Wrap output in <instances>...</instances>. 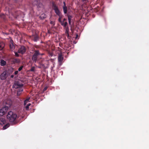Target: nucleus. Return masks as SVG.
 <instances>
[{
	"instance_id": "obj_1",
	"label": "nucleus",
	"mask_w": 149,
	"mask_h": 149,
	"mask_svg": "<svg viewBox=\"0 0 149 149\" xmlns=\"http://www.w3.org/2000/svg\"><path fill=\"white\" fill-rule=\"evenodd\" d=\"M7 118L8 120L13 124H16L18 122L17 119L18 118L17 114L12 111H10L7 115Z\"/></svg>"
},
{
	"instance_id": "obj_2",
	"label": "nucleus",
	"mask_w": 149,
	"mask_h": 149,
	"mask_svg": "<svg viewBox=\"0 0 149 149\" xmlns=\"http://www.w3.org/2000/svg\"><path fill=\"white\" fill-rule=\"evenodd\" d=\"M10 75L9 73L7 71H5L2 73L0 75V79L2 80L6 79Z\"/></svg>"
},
{
	"instance_id": "obj_3",
	"label": "nucleus",
	"mask_w": 149,
	"mask_h": 149,
	"mask_svg": "<svg viewBox=\"0 0 149 149\" xmlns=\"http://www.w3.org/2000/svg\"><path fill=\"white\" fill-rule=\"evenodd\" d=\"M40 54L39 51L38 50L36 51L32 56V60L33 61L36 63L38 58V56Z\"/></svg>"
},
{
	"instance_id": "obj_4",
	"label": "nucleus",
	"mask_w": 149,
	"mask_h": 149,
	"mask_svg": "<svg viewBox=\"0 0 149 149\" xmlns=\"http://www.w3.org/2000/svg\"><path fill=\"white\" fill-rule=\"evenodd\" d=\"M52 7L55 11V13L58 16L61 15V14L59 10L58 7L54 3H53Z\"/></svg>"
},
{
	"instance_id": "obj_5",
	"label": "nucleus",
	"mask_w": 149,
	"mask_h": 149,
	"mask_svg": "<svg viewBox=\"0 0 149 149\" xmlns=\"http://www.w3.org/2000/svg\"><path fill=\"white\" fill-rule=\"evenodd\" d=\"M8 108L5 107H2L0 110V116L4 115L8 111Z\"/></svg>"
},
{
	"instance_id": "obj_6",
	"label": "nucleus",
	"mask_w": 149,
	"mask_h": 149,
	"mask_svg": "<svg viewBox=\"0 0 149 149\" xmlns=\"http://www.w3.org/2000/svg\"><path fill=\"white\" fill-rule=\"evenodd\" d=\"M26 50V49L24 46H21L19 49L18 51V53L22 54L25 53Z\"/></svg>"
},
{
	"instance_id": "obj_7",
	"label": "nucleus",
	"mask_w": 149,
	"mask_h": 149,
	"mask_svg": "<svg viewBox=\"0 0 149 149\" xmlns=\"http://www.w3.org/2000/svg\"><path fill=\"white\" fill-rule=\"evenodd\" d=\"M12 104V102L11 101L9 100H6L5 101L4 104L5 106L4 107L8 108V109L11 107Z\"/></svg>"
},
{
	"instance_id": "obj_8",
	"label": "nucleus",
	"mask_w": 149,
	"mask_h": 149,
	"mask_svg": "<svg viewBox=\"0 0 149 149\" xmlns=\"http://www.w3.org/2000/svg\"><path fill=\"white\" fill-rule=\"evenodd\" d=\"M23 85L22 84H20L18 81H16L14 85L13 86V88H17L23 86Z\"/></svg>"
},
{
	"instance_id": "obj_9",
	"label": "nucleus",
	"mask_w": 149,
	"mask_h": 149,
	"mask_svg": "<svg viewBox=\"0 0 149 149\" xmlns=\"http://www.w3.org/2000/svg\"><path fill=\"white\" fill-rule=\"evenodd\" d=\"M33 5H36L38 7H40L41 5L40 0H35L34 1H33Z\"/></svg>"
},
{
	"instance_id": "obj_10",
	"label": "nucleus",
	"mask_w": 149,
	"mask_h": 149,
	"mask_svg": "<svg viewBox=\"0 0 149 149\" xmlns=\"http://www.w3.org/2000/svg\"><path fill=\"white\" fill-rule=\"evenodd\" d=\"M63 59V57L61 54H59L58 57V60L59 63V64L61 65Z\"/></svg>"
},
{
	"instance_id": "obj_11",
	"label": "nucleus",
	"mask_w": 149,
	"mask_h": 149,
	"mask_svg": "<svg viewBox=\"0 0 149 149\" xmlns=\"http://www.w3.org/2000/svg\"><path fill=\"white\" fill-rule=\"evenodd\" d=\"M39 38V36L36 34L33 35L31 37V39L35 42H37Z\"/></svg>"
},
{
	"instance_id": "obj_12",
	"label": "nucleus",
	"mask_w": 149,
	"mask_h": 149,
	"mask_svg": "<svg viewBox=\"0 0 149 149\" xmlns=\"http://www.w3.org/2000/svg\"><path fill=\"white\" fill-rule=\"evenodd\" d=\"M6 120L4 118H0V124L2 125L6 123Z\"/></svg>"
},
{
	"instance_id": "obj_13",
	"label": "nucleus",
	"mask_w": 149,
	"mask_h": 149,
	"mask_svg": "<svg viewBox=\"0 0 149 149\" xmlns=\"http://www.w3.org/2000/svg\"><path fill=\"white\" fill-rule=\"evenodd\" d=\"M13 61L14 63H19L20 62V60L18 58H13Z\"/></svg>"
},
{
	"instance_id": "obj_14",
	"label": "nucleus",
	"mask_w": 149,
	"mask_h": 149,
	"mask_svg": "<svg viewBox=\"0 0 149 149\" xmlns=\"http://www.w3.org/2000/svg\"><path fill=\"white\" fill-rule=\"evenodd\" d=\"M13 42V41L12 40H10V47L11 49H14V46Z\"/></svg>"
},
{
	"instance_id": "obj_15",
	"label": "nucleus",
	"mask_w": 149,
	"mask_h": 149,
	"mask_svg": "<svg viewBox=\"0 0 149 149\" xmlns=\"http://www.w3.org/2000/svg\"><path fill=\"white\" fill-rule=\"evenodd\" d=\"M46 15L44 13L42 14L40 17V18L41 19H43L46 18Z\"/></svg>"
},
{
	"instance_id": "obj_16",
	"label": "nucleus",
	"mask_w": 149,
	"mask_h": 149,
	"mask_svg": "<svg viewBox=\"0 0 149 149\" xmlns=\"http://www.w3.org/2000/svg\"><path fill=\"white\" fill-rule=\"evenodd\" d=\"M0 63H1V66H4L6 64V62L5 61H4L3 59H1V61H0Z\"/></svg>"
},
{
	"instance_id": "obj_17",
	"label": "nucleus",
	"mask_w": 149,
	"mask_h": 149,
	"mask_svg": "<svg viewBox=\"0 0 149 149\" xmlns=\"http://www.w3.org/2000/svg\"><path fill=\"white\" fill-rule=\"evenodd\" d=\"M72 17V16L70 15H68V20L69 24V25H71V19Z\"/></svg>"
},
{
	"instance_id": "obj_18",
	"label": "nucleus",
	"mask_w": 149,
	"mask_h": 149,
	"mask_svg": "<svg viewBox=\"0 0 149 149\" xmlns=\"http://www.w3.org/2000/svg\"><path fill=\"white\" fill-rule=\"evenodd\" d=\"M63 10L65 14H66L67 13V7L66 6H63Z\"/></svg>"
},
{
	"instance_id": "obj_19",
	"label": "nucleus",
	"mask_w": 149,
	"mask_h": 149,
	"mask_svg": "<svg viewBox=\"0 0 149 149\" xmlns=\"http://www.w3.org/2000/svg\"><path fill=\"white\" fill-rule=\"evenodd\" d=\"M10 126V124L9 123L7 124L6 125H4L3 128V130H5L8 127Z\"/></svg>"
},
{
	"instance_id": "obj_20",
	"label": "nucleus",
	"mask_w": 149,
	"mask_h": 149,
	"mask_svg": "<svg viewBox=\"0 0 149 149\" xmlns=\"http://www.w3.org/2000/svg\"><path fill=\"white\" fill-rule=\"evenodd\" d=\"M4 47V45L3 44L0 43V50H1Z\"/></svg>"
},
{
	"instance_id": "obj_21",
	"label": "nucleus",
	"mask_w": 149,
	"mask_h": 149,
	"mask_svg": "<svg viewBox=\"0 0 149 149\" xmlns=\"http://www.w3.org/2000/svg\"><path fill=\"white\" fill-rule=\"evenodd\" d=\"M31 104L30 103H29L26 106L25 108L26 110H28L29 109V107L30 106Z\"/></svg>"
},
{
	"instance_id": "obj_22",
	"label": "nucleus",
	"mask_w": 149,
	"mask_h": 149,
	"mask_svg": "<svg viewBox=\"0 0 149 149\" xmlns=\"http://www.w3.org/2000/svg\"><path fill=\"white\" fill-rule=\"evenodd\" d=\"M68 25V23L67 22H65L63 25H62L64 27H66L67 25Z\"/></svg>"
},
{
	"instance_id": "obj_23",
	"label": "nucleus",
	"mask_w": 149,
	"mask_h": 149,
	"mask_svg": "<svg viewBox=\"0 0 149 149\" xmlns=\"http://www.w3.org/2000/svg\"><path fill=\"white\" fill-rule=\"evenodd\" d=\"M35 67H32L30 70L32 72H33L35 71Z\"/></svg>"
},
{
	"instance_id": "obj_24",
	"label": "nucleus",
	"mask_w": 149,
	"mask_h": 149,
	"mask_svg": "<svg viewBox=\"0 0 149 149\" xmlns=\"http://www.w3.org/2000/svg\"><path fill=\"white\" fill-rule=\"evenodd\" d=\"M23 91V89L22 88H21L20 87L18 89L17 91H20V93L21 92H22Z\"/></svg>"
},
{
	"instance_id": "obj_25",
	"label": "nucleus",
	"mask_w": 149,
	"mask_h": 149,
	"mask_svg": "<svg viewBox=\"0 0 149 149\" xmlns=\"http://www.w3.org/2000/svg\"><path fill=\"white\" fill-rule=\"evenodd\" d=\"M61 15L58 16H59V18L58 19V21L59 22H60L61 21V18H62V17H61Z\"/></svg>"
},
{
	"instance_id": "obj_26",
	"label": "nucleus",
	"mask_w": 149,
	"mask_h": 149,
	"mask_svg": "<svg viewBox=\"0 0 149 149\" xmlns=\"http://www.w3.org/2000/svg\"><path fill=\"white\" fill-rule=\"evenodd\" d=\"M23 67L22 66H20L18 69V71H20L22 69Z\"/></svg>"
},
{
	"instance_id": "obj_27",
	"label": "nucleus",
	"mask_w": 149,
	"mask_h": 149,
	"mask_svg": "<svg viewBox=\"0 0 149 149\" xmlns=\"http://www.w3.org/2000/svg\"><path fill=\"white\" fill-rule=\"evenodd\" d=\"M20 13V11H17L16 13V15L17 16H19L18 14H19Z\"/></svg>"
},
{
	"instance_id": "obj_28",
	"label": "nucleus",
	"mask_w": 149,
	"mask_h": 149,
	"mask_svg": "<svg viewBox=\"0 0 149 149\" xmlns=\"http://www.w3.org/2000/svg\"><path fill=\"white\" fill-rule=\"evenodd\" d=\"M15 56L17 57H19V55L18 54L17 52H15Z\"/></svg>"
},
{
	"instance_id": "obj_29",
	"label": "nucleus",
	"mask_w": 149,
	"mask_h": 149,
	"mask_svg": "<svg viewBox=\"0 0 149 149\" xmlns=\"http://www.w3.org/2000/svg\"><path fill=\"white\" fill-rule=\"evenodd\" d=\"M60 22L61 23V24L62 26L65 22L63 21H61V22Z\"/></svg>"
},
{
	"instance_id": "obj_30",
	"label": "nucleus",
	"mask_w": 149,
	"mask_h": 149,
	"mask_svg": "<svg viewBox=\"0 0 149 149\" xmlns=\"http://www.w3.org/2000/svg\"><path fill=\"white\" fill-rule=\"evenodd\" d=\"M21 93L20 91H17V95L18 96H19L20 94Z\"/></svg>"
},
{
	"instance_id": "obj_31",
	"label": "nucleus",
	"mask_w": 149,
	"mask_h": 149,
	"mask_svg": "<svg viewBox=\"0 0 149 149\" xmlns=\"http://www.w3.org/2000/svg\"><path fill=\"white\" fill-rule=\"evenodd\" d=\"M47 87H45L43 89V91L44 92V91H45L47 89Z\"/></svg>"
},
{
	"instance_id": "obj_32",
	"label": "nucleus",
	"mask_w": 149,
	"mask_h": 149,
	"mask_svg": "<svg viewBox=\"0 0 149 149\" xmlns=\"http://www.w3.org/2000/svg\"><path fill=\"white\" fill-rule=\"evenodd\" d=\"M18 71H15V72L14 73H15V74H16H16H18Z\"/></svg>"
},
{
	"instance_id": "obj_33",
	"label": "nucleus",
	"mask_w": 149,
	"mask_h": 149,
	"mask_svg": "<svg viewBox=\"0 0 149 149\" xmlns=\"http://www.w3.org/2000/svg\"><path fill=\"white\" fill-rule=\"evenodd\" d=\"M29 99H30V98L29 97L28 98H27V99H26L25 101H26V102H28L29 100Z\"/></svg>"
},
{
	"instance_id": "obj_34",
	"label": "nucleus",
	"mask_w": 149,
	"mask_h": 149,
	"mask_svg": "<svg viewBox=\"0 0 149 149\" xmlns=\"http://www.w3.org/2000/svg\"><path fill=\"white\" fill-rule=\"evenodd\" d=\"M50 24H53V25L54 24V22L51 21L50 22Z\"/></svg>"
},
{
	"instance_id": "obj_35",
	"label": "nucleus",
	"mask_w": 149,
	"mask_h": 149,
	"mask_svg": "<svg viewBox=\"0 0 149 149\" xmlns=\"http://www.w3.org/2000/svg\"><path fill=\"white\" fill-rule=\"evenodd\" d=\"M27 102H26V101L25 100V101L24 102V105H26V103Z\"/></svg>"
},
{
	"instance_id": "obj_36",
	"label": "nucleus",
	"mask_w": 149,
	"mask_h": 149,
	"mask_svg": "<svg viewBox=\"0 0 149 149\" xmlns=\"http://www.w3.org/2000/svg\"><path fill=\"white\" fill-rule=\"evenodd\" d=\"M63 4H64V5H63V6H66V4H65V1H64L63 2Z\"/></svg>"
},
{
	"instance_id": "obj_37",
	"label": "nucleus",
	"mask_w": 149,
	"mask_h": 149,
	"mask_svg": "<svg viewBox=\"0 0 149 149\" xmlns=\"http://www.w3.org/2000/svg\"><path fill=\"white\" fill-rule=\"evenodd\" d=\"M66 32H67V34H68V36L69 35V34H68V30H67V29H66Z\"/></svg>"
},
{
	"instance_id": "obj_38",
	"label": "nucleus",
	"mask_w": 149,
	"mask_h": 149,
	"mask_svg": "<svg viewBox=\"0 0 149 149\" xmlns=\"http://www.w3.org/2000/svg\"><path fill=\"white\" fill-rule=\"evenodd\" d=\"M66 20H67V19H65V18H64V19H63V21L64 22Z\"/></svg>"
},
{
	"instance_id": "obj_39",
	"label": "nucleus",
	"mask_w": 149,
	"mask_h": 149,
	"mask_svg": "<svg viewBox=\"0 0 149 149\" xmlns=\"http://www.w3.org/2000/svg\"><path fill=\"white\" fill-rule=\"evenodd\" d=\"M14 77V75H12L11 76V78H13Z\"/></svg>"
},
{
	"instance_id": "obj_40",
	"label": "nucleus",
	"mask_w": 149,
	"mask_h": 149,
	"mask_svg": "<svg viewBox=\"0 0 149 149\" xmlns=\"http://www.w3.org/2000/svg\"><path fill=\"white\" fill-rule=\"evenodd\" d=\"M2 1V0H0V2Z\"/></svg>"
},
{
	"instance_id": "obj_41",
	"label": "nucleus",
	"mask_w": 149,
	"mask_h": 149,
	"mask_svg": "<svg viewBox=\"0 0 149 149\" xmlns=\"http://www.w3.org/2000/svg\"><path fill=\"white\" fill-rule=\"evenodd\" d=\"M14 1H16L17 0H14Z\"/></svg>"
}]
</instances>
